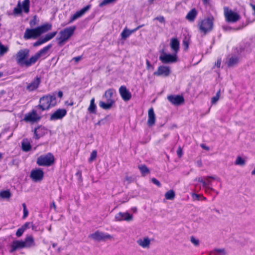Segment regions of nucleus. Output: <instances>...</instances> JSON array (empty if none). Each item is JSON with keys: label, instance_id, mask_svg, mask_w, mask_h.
Segmentation results:
<instances>
[{"label": "nucleus", "instance_id": "5", "mask_svg": "<svg viewBox=\"0 0 255 255\" xmlns=\"http://www.w3.org/2000/svg\"><path fill=\"white\" fill-rule=\"evenodd\" d=\"M202 184L205 192H214L215 189L211 186L212 182L214 181L220 182L219 178L216 176H207L199 180Z\"/></svg>", "mask_w": 255, "mask_h": 255}, {"label": "nucleus", "instance_id": "19", "mask_svg": "<svg viewBox=\"0 0 255 255\" xmlns=\"http://www.w3.org/2000/svg\"><path fill=\"white\" fill-rule=\"evenodd\" d=\"M120 94L125 101H129L131 98V94L125 86H121L119 89Z\"/></svg>", "mask_w": 255, "mask_h": 255}, {"label": "nucleus", "instance_id": "46", "mask_svg": "<svg viewBox=\"0 0 255 255\" xmlns=\"http://www.w3.org/2000/svg\"><path fill=\"white\" fill-rule=\"evenodd\" d=\"M154 20L159 21L161 23H164L165 21L164 17L162 16H159L155 17L154 18Z\"/></svg>", "mask_w": 255, "mask_h": 255}, {"label": "nucleus", "instance_id": "53", "mask_svg": "<svg viewBox=\"0 0 255 255\" xmlns=\"http://www.w3.org/2000/svg\"><path fill=\"white\" fill-rule=\"evenodd\" d=\"M30 25L31 27H33L36 25L35 18H34L33 20L30 21Z\"/></svg>", "mask_w": 255, "mask_h": 255}, {"label": "nucleus", "instance_id": "27", "mask_svg": "<svg viewBox=\"0 0 255 255\" xmlns=\"http://www.w3.org/2000/svg\"><path fill=\"white\" fill-rule=\"evenodd\" d=\"M90 8V6L88 5L86 7L83 8L80 11L77 12L73 16L71 17V21H72L78 17L81 16L86 11H87Z\"/></svg>", "mask_w": 255, "mask_h": 255}, {"label": "nucleus", "instance_id": "26", "mask_svg": "<svg viewBox=\"0 0 255 255\" xmlns=\"http://www.w3.org/2000/svg\"><path fill=\"white\" fill-rule=\"evenodd\" d=\"M246 159L242 156H238L235 160L234 164L236 166H244L246 164Z\"/></svg>", "mask_w": 255, "mask_h": 255}, {"label": "nucleus", "instance_id": "3", "mask_svg": "<svg viewBox=\"0 0 255 255\" xmlns=\"http://www.w3.org/2000/svg\"><path fill=\"white\" fill-rule=\"evenodd\" d=\"M55 158L50 153L43 154L39 156L36 159V163L39 166L49 167L54 164Z\"/></svg>", "mask_w": 255, "mask_h": 255}, {"label": "nucleus", "instance_id": "57", "mask_svg": "<svg viewBox=\"0 0 255 255\" xmlns=\"http://www.w3.org/2000/svg\"><path fill=\"white\" fill-rule=\"evenodd\" d=\"M51 208H53L54 210H55L56 208V206L54 203H52V204L51 205Z\"/></svg>", "mask_w": 255, "mask_h": 255}, {"label": "nucleus", "instance_id": "21", "mask_svg": "<svg viewBox=\"0 0 255 255\" xmlns=\"http://www.w3.org/2000/svg\"><path fill=\"white\" fill-rule=\"evenodd\" d=\"M56 32H53L46 34L44 37L41 38L38 41L35 42L34 44V46L39 45L50 40L56 35Z\"/></svg>", "mask_w": 255, "mask_h": 255}, {"label": "nucleus", "instance_id": "61", "mask_svg": "<svg viewBox=\"0 0 255 255\" xmlns=\"http://www.w3.org/2000/svg\"><path fill=\"white\" fill-rule=\"evenodd\" d=\"M204 2L205 3H207V0H203Z\"/></svg>", "mask_w": 255, "mask_h": 255}, {"label": "nucleus", "instance_id": "39", "mask_svg": "<svg viewBox=\"0 0 255 255\" xmlns=\"http://www.w3.org/2000/svg\"><path fill=\"white\" fill-rule=\"evenodd\" d=\"M117 0H104L99 4L100 7H103L106 5H108L111 3L115 2Z\"/></svg>", "mask_w": 255, "mask_h": 255}, {"label": "nucleus", "instance_id": "42", "mask_svg": "<svg viewBox=\"0 0 255 255\" xmlns=\"http://www.w3.org/2000/svg\"><path fill=\"white\" fill-rule=\"evenodd\" d=\"M113 94V91L112 90H109L106 92L105 94V96L106 98H109V99L112 97Z\"/></svg>", "mask_w": 255, "mask_h": 255}, {"label": "nucleus", "instance_id": "4", "mask_svg": "<svg viewBox=\"0 0 255 255\" xmlns=\"http://www.w3.org/2000/svg\"><path fill=\"white\" fill-rule=\"evenodd\" d=\"M89 238L96 242H105L113 240V237L102 231L97 230L90 234Z\"/></svg>", "mask_w": 255, "mask_h": 255}, {"label": "nucleus", "instance_id": "37", "mask_svg": "<svg viewBox=\"0 0 255 255\" xmlns=\"http://www.w3.org/2000/svg\"><path fill=\"white\" fill-rule=\"evenodd\" d=\"M134 30H130L127 28H125L121 34V36L123 39H126L128 37Z\"/></svg>", "mask_w": 255, "mask_h": 255}, {"label": "nucleus", "instance_id": "50", "mask_svg": "<svg viewBox=\"0 0 255 255\" xmlns=\"http://www.w3.org/2000/svg\"><path fill=\"white\" fill-rule=\"evenodd\" d=\"M177 154L179 157H181L183 154L182 149L181 147H178L177 150Z\"/></svg>", "mask_w": 255, "mask_h": 255}, {"label": "nucleus", "instance_id": "14", "mask_svg": "<svg viewBox=\"0 0 255 255\" xmlns=\"http://www.w3.org/2000/svg\"><path fill=\"white\" fill-rule=\"evenodd\" d=\"M115 219L118 221L129 222L132 220L133 216L128 212H119L116 215Z\"/></svg>", "mask_w": 255, "mask_h": 255}, {"label": "nucleus", "instance_id": "24", "mask_svg": "<svg viewBox=\"0 0 255 255\" xmlns=\"http://www.w3.org/2000/svg\"><path fill=\"white\" fill-rule=\"evenodd\" d=\"M170 46L175 53H176L179 50V42L176 38H172L170 40Z\"/></svg>", "mask_w": 255, "mask_h": 255}, {"label": "nucleus", "instance_id": "48", "mask_svg": "<svg viewBox=\"0 0 255 255\" xmlns=\"http://www.w3.org/2000/svg\"><path fill=\"white\" fill-rule=\"evenodd\" d=\"M23 218H25L27 216V215H28V210L26 209V206H25V204L23 205Z\"/></svg>", "mask_w": 255, "mask_h": 255}, {"label": "nucleus", "instance_id": "63", "mask_svg": "<svg viewBox=\"0 0 255 255\" xmlns=\"http://www.w3.org/2000/svg\"><path fill=\"white\" fill-rule=\"evenodd\" d=\"M2 75V74L1 73H0V77H1Z\"/></svg>", "mask_w": 255, "mask_h": 255}, {"label": "nucleus", "instance_id": "17", "mask_svg": "<svg viewBox=\"0 0 255 255\" xmlns=\"http://www.w3.org/2000/svg\"><path fill=\"white\" fill-rule=\"evenodd\" d=\"M40 119V117L35 111H31L25 115L24 121L26 122L34 123Z\"/></svg>", "mask_w": 255, "mask_h": 255}, {"label": "nucleus", "instance_id": "10", "mask_svg": "<svg viewBox=\"0 0 255 255\" xmlns=\"http://www.w3.org/2000/svg\"><path fill=\"white\" fill-rule=\"evenodd\" d=\"M159 59L164 63H175L177 61V57L176 53L170 54L164 51L160 52Z\"/></svg>", "mask_w": 255, "mask_h": 255}, {"label": "nucleus", "instance_id": "56", "mask_svg": "<svg viewBox=\"0 0 255 255\" xmlns=\"http://www.w3.org/2000/svg\"><path fill=\"white\" fill-rule=\"evenodd\" d=\"M216 65H217V66L218 67H219L220 66V65H221V60L218 59L216 63Z\"/></svg>", "mask_w": 255, "mask_h": 255}, {"label": "nucleus", "instance_id": "23", "mask_svg": "<svg viewBox=\"0 0 255 255\" xmlns=\"http://www.w3.org/2000/svg\"><path fill=\"white\" fill-rule=\"evenodd\" d=\"M25 248L24 242L20 241H14L11 245L10 252H13L17 249Z\"/></svg>", "mask_w": 255, "mask_h": 255}, {"label": "nucleus", "instance_id": "2", "mask_svg": "<svg viewBox=\"0 0 255 255\" xmlns=\"http://www.w3.org/2000/svg\"><path fill=\"white\" fill-rule=\"evenodd\" d=\"M51 25L46 24L34 29H26L24 34L25 39L36 38L51 29Z\"/></svg>", "mask_w": 255, "mask_h": 255}, {"label": "nucleus", "instance_id": "43", "mask_svg": "<svg viewBox=\"0 0 255 255\" xmlns=\"http://www.w3.org/2000/svg\"><path fill=\"white\" fill-rule=\"evenodd\" d=\"M191 242H192V243L193 244H194L195 246H198L199 244V240H198L197 239H196V238L194 237H192L191 238Z\"/></svg>", "mask_w": 255, "mask_h": 255}, {"label": "nucleus", "instance_id": "55", "mask_svg": "<svg viewBox=\"0 0 255 255\" xmlns=\"http://www.w3.org/2000/svg\"><path fill=\"white\" fill-rule=\"evenodd\" d=\"M251 175L255 177V166H254V167L253 168L251 171Z\"/></svg>", "mask_w": 255, "mask_h": 255}, {"label": "nucleus", "instance_id": "16", "mask_svg": "<svg viewBox=\"0 0 255 255\" xmlns=\"http://www.w3.org/2000/svg\"><path fill=\"white\" fill-rule=\"evenodd\" d=\"M40 83V78L36 77L33 80L26 84V90L29 92L36 90Z\"/></svg>", "mask_w": 255, "mask_h": 255}, {"label": "nucleus", "instance_id": "38", "mask_svg": "<svg viewBox=\"0 0 255 255\" xmlns=\"http://www.w3.org/2000/svg\"><path fill=\"white\" fill-rule=\"evenodd\" d=\"M212 253L215 255H226L227 254L224 249H215L212 252Z\"/></svg>", "mask_w": 255, "mask_h": 255}, {"label": "nucleus", "instance_id": "30", "mask_svg": "<svg viewBox=\"0 0 255 255\" xmlns=\"http://www.w3.org/2000/svg\"><path fill=\"white\" fill-rule=\"evenodd\" d=\"M97 106L95 103V99L93 98L90 101V104L88 108V111L90 114H96Z\"/></svg>", "mask_w": 255, "mask_h": 255}, {"label": "nucleus", "instance_id": "12", "mask_svg": "<svg viewBox=\"0 0 255 255\" xmlns=\"http://www.w3.org/2000/svg\"><path fill=\"white\" fill-rule=\"evenodd\" d=\"M224 15L228 22H235L240 19V16L237 13L227 7L224 8Z\"/></svg>", "mask_w": 255, "mask_h": 255}, {"label": "nucleus", "instance_id": "28", "mask_svg": "<svg viewBox=\"0 0 255 255\" xmlns=\"http://www.w3.org/2000/svg\"><path fill=\"white\" fill-rule=\"evenodd\" d=\"M21 147L24 151H29L31 149L30 142L27 139H24L21 143Z\"/></svg>", "mask_w": 255, "mask_h": 255}, {"label": "nucleus", "instance_id": "33", "mask_svg": "<svg viewBox=\"0 0 255 255\" xmlns=\"http://www.w3.org/2000/svg\"><path fill=\"white\" fill-rule=\"evenodd\" d=\"M197 15V11L195 9H192L191 11H190L188 14H187L186 18V19L190 21H193L195 19L196 16Z\"/></svg>", "mask_w": 255, "mask_h": 255}, {"label": "nucleus", "instance_id": "54", "mask_svg": "<svg viewBox=\"0 0 255 255\" xmlns=\"http://www.w3.org/2000/svg\"><path fill=\"white\" fill-rule=\"evenodd\" d=\"M130 211L133 213H135L137 212V209L136 207H132L131 209H130Z\"/></svg>", "mask_w": 255, "mask_h": 255}, {"label": "nucleus", "instance_id": "31", "mask_svg": "<svg viewBox=\"0 0 255 255\" xmlns=\"http://www.w3.org/2000/svg\"><path fill=\"white\" fill-rule=\"evenodd\" d=\"M11 196V194L9 190H1L0 191V198L2 199L9 200Z\"/></svg>", "mask_w": 255, "mask_h": 255}, {"label": "nucleus", "instance_id": "7", "mask_svg": "<svg viewBox=\"0 0 255 255\" xmlns=\"http://www.w3.org/2000/svg\"><path fill=\"white\" fill-rule=\"evenodd\" d=\"M44 175V173L42 169L34 168L30 171L29 177L33 182L38 183L42 181Z\"/></svg>", "mask_w": 255, "mask_h": 255}, {"label": "nucleus", "instance_id": "36", "mask_svg": "<svg viewBox=\"0 0 255 255\" xmlns=\"http://www.w3.org/2000/svg\"><path fill=\"white\" fill-rule=\"evenodd\" d=\"M239 62V58L237 57H231L229 58L228 62L229 66H234L237 64Z\"/></svg>", "mask_w": 255, "mask_h": 255}, {"label": "nucleus", "instance_id": "25", "mask_svg": "<svg viewBox=\"0 0 255 255\" xmlns=\"http://www.w3.org/2000/svg\"><path fill=\"white\" fill-rule=\"evenodd\" d=\"M114 103H115L114 100L110 99L108 100V101L107 103H106L104 102L101 101L99 103V105H100V107L102 108L103 109H104L105 110H108V109H111Z\"/></svg>", "mask_w": 255, "mask_h": 255}, {"label": "nucleus", "instance_id": "15", "mask_svg": "<svg viewBox=\"0 0 255 255\" xmlns=\"http://www.w3.org/2000/svg\"><path fill=\"white\" fill-rule=\"evenodd\" d=\"M171 70L169 67L166 66H160L158 67L156 71L154 72L153 75L157 76H168L170 73Z\"/></svg>", "mask_w": 255, "mask_h": 255}, {"label": "nucleus", "instance_id": "44", "mask_svg": "<svg viewBox=\"0 0 255 255\" xmlns=\"http://www.w3.org/2000/svg\"><path fill=\"white\" fill-rule=\"evenodd\" d=\"M220 94L219 93H218L215 96L212 98V103L213 104H215L219 99Z\"/></svg>", "mask_w": 255, "mask_h": 255}, {"label": "nucleus", "instance_id": "51", "mask_svg": "<svg viewBox=\"0 0 255 255\" xmlns=\"http://www.w3.org/2000/svg\"><path fill=\"white\" fill-rule=\"evenodd\" d=\"M152 182L155 185H157L158 186H160V182L156 179L155 178H152Z\"/></svg>", "mask_w": 255, "mask_h": 255}, {"label": "nucleus", "instance_id": "52", "mask_svg": "<svg viewBox=\"0 0 255 255\" xmlns=\"http://www.w3.org/2000/svg\"><path fill=\"white\" fill-rule=\"evenodd\" d=\"M30 224V223H26L21 228H22L25 231L26 229H27L29 227Z\"/></svg>", "mask_w": 255, "mask_h": 255}, {"label": "nucleus", "instance_id": "29", "mask_svg": "<svg viewBox=\"0 0 255 255\" xmlns=\"http://www.w3.org/2000/svg\"><path fill=\"white\" fill-rule=\"evenodd\" d=\"M25 248H29L34 246V239L32 236H27L24 241Z\"/></svg>", "mask_w": 255, "mask_h": 255}, {"label": "nucleus", "instance_id": "20", "mask_svg": "<svg viewBox=\"0 0 255 255\" xmlns=\"http://www.w3.org/2000/svg\"><path fill=\"white\" fill-rule=\"evenodd\" d=\"M66 110L65 109H59L52 114L51 119L52 120H56L62 119L66 115Z\"/></svg>", "mask_w": 255, "mask_h": 255}, {"label": "nucleus", "instance_id": "35", "mask_svg": "<svg viewBox=\"0 0 255 255\" xmlns=\"http://www.w3.org/2000/svg\"><path fill=\"white\" fill-rule=\"evenodd\" d=\"M165 199L168 200H173L175 197V193L173 190L167 191L164 194Z\"/></svg>", "mask_w": 255, "mask_h": 255}, {"label": "nucleus", "instance_id": "34", "mask_svg": "<svg viewBox=\"0 0 255 255\" xmlns=\"http://www.w3.org/2000/svg\"><path fill=\"white\" fill-rule=\"evenodd\" d=\"M46 133V130L42 128H38L35 130V136L36 138L38 139Z\"/></svg>", "mask_w": 255, "mask_h": 255}, {"label": "nucleus", "instance_id": "62", "mask_svg": "<svg viewBox=\"0 0 255 255\" xmlns=\"http://www.w3.org/2000/svg\"><path fill=\"white\" fill-rule=\"evenodd\" d=\"M154 0H149L150 2H152Z\"/></svg>", "mask_w": 255, "mask_h": 255}, {"label": "nucleus", "instance_id": "13", "mask_svg": "<svg viewBox=\"0 0 255 255\" xmlns=\"http://www.w3.org/2000/svg\"><path fill=\"white\" fill-rule=\"evenodd\" d=\"M29 0H24L22 3L19 2L17 6L13 10L15 14H19L22 10L27 13L29 11Z\"/></svg>", "mask_w": 255, "mask_h": 255}, {"label": "nucleus", "instance_id": "1", "mask_svg": "<svg viewBox=\"0 0 255 255\" xmlns=\"http://www.w3.org/2000/svg\"><path fill=\"white\" fill-rule=\"evenodd\" d=\"M49 47H46L36 53L29 59H28L29 50L27 49L19 51L15 56L16 61L21 66L29 67L34 64L41 56L46 54Z\"/></svg>", "mask_w": 255, "mask_h": 255}, {"label": "nucleus", "instance_id": "22", "mask_svg": "<svg viewBox=\"0 0 255 255\" xmlns=\"http://www.w3.org/2000/svg\"><path fill=\"white\" fill-rule=\"evenodd\" d=\"M168 99L174 105H180L184 102L183 98L179 95L168 96Z\"/></svg>", "mask_w": 255, "mask_h": 255}, {"label": "nucleus", "instance_id": "32", "mask_svg": "<svg viewBox=\"0 0 255 255\" xmlns=\"http://www.w3.org/2000/svg\"><path fill=\"white\" fill-rule=\"evenodd\" d=\"M138 168L140 170L142 176H145L150 173L149 169L145 165H140L138 166Z\"/></svg>", "mask_w": 255, "mask_h": 255}, {"label": "nucleus", "instance_id": "45", "mask_svg": "<svg viewBox=\"0 0 255 255\" xmlns=\"http://www.w3.org/2000/svg\"><path fill=\"white\" fill-rule=\"evenodd\" d=\"M97 156V152L96 151H93L92 153H91L90 157V161H92L94 160Z\"/></svg>", "mask_w": 255, "mask_h": 255}, {"label": "nucleus", "instance_id": "6", "mask_svg": "<svg viewBox=\"0 0 255 255\" xmlns=\"http://www.w3.org/2000/svg\"><path fill=\"white\" fill-rule=\"evenodd\" d=\"M55 98L52 96H45L40 98L38 107L42 110H46L56 105Z\"/></svg>", "mask_w": 255, "mask_h": 255}, {"label": "nucleus", "instance_id": "58", "mask_svg": "<svg viewBox=\"0 0 255 255\" xmlns=\"http://www.w3.org/2000/svg\"><path fill=\"white\" fill-rule=\"evenodd\" d=\"M58 96L59 97L61 98L63 96V93L62 92L60 91L58 93Z\"/></svg>", "mask_w": 255, "mask_h": 255}, {"label": "nucleus", "instance_id": "18", "mask_svg": "<svg viewBox=\"0 0 255 255\" xmlns=\"http://www.w3.org/2000/svg\"><path fill=\"white\" fill-rule=\"evenodd\" d=\"M156 121V116L152 108H150L148 111V120L147 124L148 127H152L154 125Z\"/></svg>", "mask_w": 255, "mask_h": 255}, {"label": "nucleus", "instance_id": "41", "mask_svg": "<svg viewBox=\"0 0 255 255\" xmlns=\"http://www.w3.org/2000/svg\"><path fill=\"white\" fill-rule=\"evenodd\" d=\"M146 69L147 70H152L154 69L153 65L151 63L149 60H146Z\"/></svg>", "mask_w": 255, "mask_h": 255}, {"label": "nucleus", "instance_id": "49", "mask_svg": "<svg viewBox=\"0 0 255 255\" xmlns=\"http://www.w3.org/2000/svg\"><path fill=\"white\" fill-rule=\"evenodd\" d=\"M24 232V230L22 228H20L16 232V235L18 237H20L22 235V234Z\"/></svg>", "mask_w": 255, "mask_h": 255}, {"label": "nucleus", "instance_id": "40", "mask_svg": "<svg viewBox=\"0 0 255 255\" xmlns=\"http://www.w3.org/2000/svg\"><path fill=\"white\" fill-rule=\"evenodd\" d=\"M8 47L0 43V55H3L8 51Z\"/></svg>", "mask_w": 255, "mask_h": 255}, {"label": "nucleus", "instance_id": "9", "mask_svg": "<svg viewBox=\"0 0 255 255\" xmlns=\"http://www.w3.org/2000/svg\"><path fill=\"white\" fill-rule=\"evenodd\" d=\"M153 239L147 236L141 237L136 241L137 246L144 250H148L151 245Z\"/></svg>", "mask_w": 255, "mask_h": 255}, {"label": "nucleus", "instance_id": "11", "mask_svg": "<svg viewBox=\"0 0 255 255\" xmlns=\"http://www.w3.org/2000/svg\"><path fill=\"white\" fill-rule=\"evenodd\" d=\"M213 18H208L203 20L199 24V29L200 31L204 34L207 32L210 31L213 27Z\"/></svg>", "mask_w": 255, "mask_h": 255}, {"label": "nucleus", "instance_id": "47", "mask_svg": "<svg viewBox=\"0 0 255 255\" xmlns=\"http://www.w3.org/2000/svg\"><path fill=\"white\" fill-rule=\"evenodd\" d=\"M192 197L194 200H199L201 198H203V196L202 195L200 194H197L195 193H194L192 194Z\"/></svg>", "mask_w": 255, "mask_h": 255}, {"label": "nucleus", "instance_id": "64", "mask_svg": "<svg viewBox=\"0 0 255 255\" xmlns=\"http://www.w3.org/2000/svg\"><path fill=\"white\" fill-rule=\"evenodd\" d=\"M34 227H32V230H34Z\"/></svg>", "mask_w": 255, "mask_h": 255}, {"label": "nucleus", "instance_id": "60", "mask_svg": "<svg viewBox=\"0 0 255 255\" xmlns=\"http://www.w3.org/2000/svg\"><path fill=\"white\" fill-rule=\"evenodd\" d=\"M2 154L1 153H0V160L2 158Z\"/></svg>", "mask_w": 255, "mask_h": 255}, {"label": "nucleus", "instance_id": "8", "mask_svg": "<svg viewBox=\"0 0 255 255\" xmlns=\"http://www.w3.org/2000/svg\"><path fill=\"white\" fill-rule=\"evenodd\" d=\"M75 29V27H70L61 31L59 38V45H63L72 35Z\"/></svg>", "mask_w": 255, "mask_h": 255}, {"label": "nucleus", "instance_id": "59", "mask_svg": "<svg viewBox=\"0 0 255 255\" xmlns=\"http://www.w3.org/2000/svg\"><path fill=\"white\" fill-rule=\"evenodd\" d=\"M202 147L203 148H204V149H206V150H208V149H209V148H208V147H206V146H205V145H202Z\"/></svg>", "mask_w": 255, "mask_h": 255}]
</instances>
